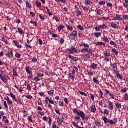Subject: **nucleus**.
<instances>
[{
  "label": "nucleus",
  "mask_w": 128,
  "mask_h": 128,
  "mask_svg": "<svg viewBox=\"0 0 128 128\" xmlns=\"http://www.w3.org/2000/svg\"><path fill=\"white\" fill-rule=\"evenodd\" d=\"M73 112L74 114H76V116H75V119L76 120H80V118H82V120H86V114H84V112H82L78 110V108H74L73 110Z\"/></svg>",
  "instance_id": "1"
},
{
  "label": "nucleus",
  "mask_w": 128,
  "mask_h": 128,
  "mask_svg": "<svg viewBox=\"0 0 128 128\" xmlns=\"http://www.w3.org/2000/svg\"><path fill=\"white\" fill-rule=\"evenodd\" d=\"M0 76L2 82H7L8 78H6V74H4V72L1 70L0 72Z\"/></svg>",
  "instance_id": "2"
},
{
  "label": "nucleus",
  "mask_w": 128,
  "mask_h": 128,
  "mask_svg": "<svg viewBox=\"0 0 128 128\" xmlns=\"http://www.w3.org/2000/svg\"><path fill=\"white\" fill-rule=\"evenodd\" d=\"M68 50L70 54H80V51L77 50L74 46H72L71 49H68Z\"/></svg>",
  "instance_id": "3"
},
{
  "label": "nucleus",
  "mask_w": 128,
  "mask_h": 128,
  "mask_svg": "<svg viewBox=\"0 0 128 128\" xmlns=\"http://www.w3.org/2000/svg\"><path fill=\"white\" fill-rule=\"evenodd\" d=\"M112 20H120V22L122 20V16L120 14H116V17H114Z\"/></svg>",
  "instance_id": "4"
},
{
  "label": "nucleus",
  "mask_w": 128,
  "mask_h": 128,
  "mask_svg": "<svg viewBox=\"0 0 128 128\" xmlns=\"http://www.w3.org/2000/svg\"><path fill=\"white\" fill-rule=\"evenodd\" d=\"M6 55L8 58H14V53L12 52V50L8 51Z\"/></svg>",
  "instance_id": "5"
},
{
  "label": "nucleus",
  "mask_w": 128,
  "mask_h": 128,
  "mask_svg": "<svg viewBox=\"0 0 128 128\" xmlns=\"http://www.w3.org/2000/svg\"><path fill=\"white\" fill-rule=\"evenodd\" d=\"M81 46H84V48H84V52H88V48H90V45H88V44H83L81 45Z\"/></svg>",
  "instance_id": "6"
},
{
  "label": "nucleus",
  "mask_w": 128,
  "mask_h": 128,
  "mask_svg": "<svg viewBox=\"0 0 128 128\" xmlns=\"http://www.w3.org/2000/svg\"><path fill=\"white\" fill-rule=\"evenodd\" d=\"M26 86H27V90L28 92H32V88H30V81H26Z\"/></svg>",
  "instance_id": "7"
},
{
  "label": "nucleus",
  "mask_w": 128,
  "mask_h": 128,
  "mask_svg": "<svg viewBox=\"0 0 128 128\" xmlns=\"http://www.w3.org/2000/svg\"><path fill=\"white\" fill-rule=\"evenodd\" d=\"M116 122H118V119L116 118H114V120H110L108 121V123L110 124H116Z\"/></svg>",
  "instance_id": "8"
},
{
  "label": "nucleus",
  "mask_w": 128,
  "mask_h": 128,
  "mask_svg": "<svg viewBox=\"0 0 128 128\" xmlns=\"http://www.w3.org/2000/svg\"><path fill=\"white\" fill-rule=\"evenodd\" d=\"M108 106L110 110H114V104L110 101L108 102Z\"/></svg>",
  "instance_id": "9"
},
{
  "label": "nucleus",
  "mask_w": 128,
  "mask_h": 128,
  "mask_svg": "<svg viewBox=\"0 0 128 128\" xmlns=\"http://www.w3.org/2000/svg\"><path fill=\"white\" fill-rule=\"evenodd\" d=\"M104 57H110V50H107L106 52H104Z\"/></svg>",
  "instance_id": "10"
},
{
  "label": "nucleus",
  "mask_w": 128,
  "mask_h": 128,
  "mask_svg": "<svg viewBox=\"0 0 128 128\" xmlns=\"http://www.w3.org/2000/svg\"><path fill=\"white\" fill-rule=\"evenodd\" d=\"M70 36H73L74 38H76L78 36V32L76 30H74L70 34Z\"/></svg>",
  "instance_id": "11"
},
{
  "label": "nucleus",
  "mask_w": 128,
  "mask_h": 128,
  "mask_svg": "<svg viewBox=\"0 0 128 128\" xmlns=\"http://www.w3.org/2000/svg\"><path fill=\"white\" fill-rule=\"evenodd\" d=\"M18 70V68H15L13 69V71H14V76L16 78V76H18V72H16V70Z\"/></svg>",
  "instance_id": "12"
},
{
  "label": "nucleus",
  "mask_w": 128,
  "mask_h": 128,
  "mask_svg": "<svg viewBox=\"0 0 128 128\" xmlns=\"http://www.w3.org/2000/svg\"><path fill=\"white\" fill-rule=\"evenodd\" d=\"M111 26L113 28H116V30H118V24H116L114 22L111 24Z\"/></svg>",
  "instance_id": "13"
},
{
  "label": "nucleus",
  "mask_w": 128,
  "mask_h": 128,
  "mask_svg": "<svg viewBox=\"0 0 128 128\" xmlns=\"http://www.w3.org/2000/svg\"><path fill=\"white\" fill-rule=\"evenodd\" d=\"M96 112V106L94 105L92 106L91 108V112H93L94 114Z\"/></svg>",
  "instance_id": "14"
},
{
  "label": "nucleus",
  "mask_w": 128,
  "mask_h": 128,
  "mask_svg": "<svg viewBox=\"0 0 128 128\" xmlns=\"http://www.w3.org/2000/svg\"><path fill=\"white\" fill-rule=\"evenodd\" d=\"M94 36L97 38H98L100 36H102V32H96L94 34Z\"/></svg>",
  "instance_id": "15"
},
{
  "label": "nucleus",
  "mask_w": 128,
  "mask_h": 128,
  "mask_svg": "<svg viewBox=\"0 0 128 128\" xmlns=\"http://www.w3.org/2000/svg\"><path fill=\"white\" fill-rule=\"evenodd\" d=\"M18 32H19L20 34H24V30H22V29L20 28H18Z\"/></svg>",
  "instance_id": "16"
},
{
  "label": "nucleus",
  "mask_w": 128,
  "mask_h": 128,
  "mask_svg": "<svg viewBox=\"0 0 128 128\" xmlns=\"http://www.w3.org/2000/svg\"><path fill=\"white\" fill-rule=\"evenodd\" d=\"M64 26L63 25H60V26L58 27V32H60L62 30H64Z\"/></svg>",
  "instance_id": "17"
},
{
  "label": "nucleus",
  "mask_w": 128,
  "mask_h": 128,
  "mask_svg": "<svg viewBox=\"0 0 128 128\" xmlns=\"http://www.w3.org/2000/svg\"><path fill=\"white\" fill-rule=\"evenodd\" d=\"M103 40L104 42H109L108 38L106 36H104Z\"/></svg>",
  "instance_id": "18"
},
{
  "label": "nucleus",
  "mask_w": 128,
  "mask_h": 128,
  "mask_svg": "<svg viewBox=\"0 0 128 128\" xmlns=\"http://www.w3.org/2000/svg\"><path fill=\"white\" fill-rule=\"evenodd\" d=\"M96 46H106V43L102 42H98L96 43Z\"/></svg>",
  "instance_id": "19"
},
{
  "label": "nucleus",
  "mask_w": 128,
  "mask_h": 128,
  "mask_svg": "<svg viewBox=\"0 0 128 128\" xmlns=\"http://www.w3.org/2000/svg\"><path fill=\"white\" fill-rule=\"evenodd\" d=\"M100 28L101 29L102 28V30H106L108 28V26H106V24H104L103 25L100 26Z\"/></svg>",
  "instance_id": "20"
},
{
  "label": "nucleus",
  "mask_w": 128,
  "mask_h": 128,
  "mask_svg": "<svg viewBox=\"0 0 128 128\" xmlns=\"http://www.w3.org/2000/svg\"><path fill=\"white\" fill-rule=\"evenodd\" d=\"M26 72L28 74H32V72H30V67L26 66Z\"/></svg>",
  "instance_id": "21"
},
{
  "label": "nucleus",
  "mask_w": 128,
  "mask_h": 128,
  "mask_svg": "<svg viewBox=\"0 0 128 128\" xmlns=\"http://www.w3.org/2000/svg\"><path fill=\"white\" fill-rule=\"evenodd\" d=\"M2 40L3 42H5L6 44H8V40L6 38L4 37L2 38Z\"/></svg>",
  "instance_id": "22"
},
{
  "label": "nucleus",
  "mask_w": 128,
  "mask_h": 128,
  "mask_svg": "<svg viewBox=\"0 0 128 128\" xmlns=\"http://www.w3.org/2000/svg\"><path fill=\"white\" fill-rule=\"evenodd\" d=\"M112 52L114 54H116V56H118V50H116V49L112 48Z\"/></svg>",
  "instance_id": "23"
},
{
  "label": "nucleus",
  "mask_w": 128,
  "mask_h": 128,
  "mask_svg": "<svg viewBox=\"0 0 128 128\" xmlns=\"http://www.w3.org/2000/svg\"><path fill=\"white\" fill-rule=\"evenodd\" d=\"M112 68H114V70H118V64L115 63L113 64H112Z\"/></svg>",
  "instance_id": "24"
},
{
  "label": "nucleus",
  "mask_w": 128,
  "mask_h": 128,
  "mask_svg": "<svg viewBox=\"0 0 128 128\" xmlns=\"http://www.w3.org/2000/svg\"><path fill=\"white\" fill-rule=\"evenodd\" d=\"M93 80L95 84H100V81H98L96 78H93Z\"/></svg>",
  "instance_id": "25"
},
{
  "label": "nucleus",
  "mask_w": 128,
  "mask_h": 128,
  "mask_svg": "<svg viewBox=\"0 0 128 128\" xmlns=\"http://www.w3.org/2000/svg\"><path fill=\"white\" fill-rule=\"evenodd\" d=\"M66 26L67 28V30H70V31H72V30H74V28H72V26H70L68 25H66Z\"/></svg>",
  "instance_id": "26"
},
{
  "label": "nucleus",
  "mask_w": 128,
  "mask_h": 128,
  "mask_svg": "<svg viewBox=\"0 0 128 128\" xmlns=\"http://www.w3.org/2000/svg\"><path fill=\"white\" fill-rule=\"evenodd\" d=\"M95 30L96 32H100L102 30L100 26H96Z\"/></svg>",
  "instance_id": "27"
},
{
  "label": "nucleus",
  "mask_w": 128,
  "mask_h": 128,
  "mask_svg": "<svg viewBox=\"0 0 128 128\" xmlns=\"http://www.w3.org/2000/svg\"><path fill=\"white\" fill-rule=\"evenodd\" d=\"M26 6L28 8H32V4H30V2H26Z\"/></svg>",
  "instance_id": "28"
},
{
  "label": "nucleus",
  "mask_w": 128,
  "mask_h": 128,
  "mask_svg": "<svg viewBox=\"0 0 128 128\" xmlns=\"http://www.w3.org/2000/svg\"><path fill=\"white\" fill-rule=\"evenodd\" d=\"M85 2H86L85 3L86 4H88V6H90V4H92V2L88 0H86L85 1Z\"/></svg>",
  "instance_id": "29"
},
{
  "label": "nucleus",
  "mask_w": 128,
  "mask_h": 128,
  "mask_svg": "<svg viewBox=\"0 0 128 128\" xmlns=\"http://www.w3.org/2000/svg\"><path fill=\"white\" fill-rule=\"evenodd\" d=\"M116 108H122V104H116Z\"/></svg>",
  "instance_id": "30"
},
{
  "label": "nucleus",
  "mask_w": 128,
  "mask_h": 128,
  "mask_svg": "<svg viewBox=\"0 0 128 128\" xmlns=\"http://www.w3.org/2000/svg\"><path fill=\"white\" fill-rule=\"evenodd\" d=\"M57 122H58V124L60 125L62 124V120H60V118H58V120H57Z\"/></svg>",
  "instance_id": "31"
},
{
  "label": "nucleus",
  "mask_w": 128,
  "mask_h": 128,
  "mask_svg": "<svg viewBox=\"0 0 128 128\" xmlns=\"http://www.w3.org/2000/svg\"><path fill=\"white\" fill-rule=\"evenodd\" d=\"M121 90L122 92H123V94H126V92H128V88H124L122 89Z\"/></svg>",
  "instance_id": "32"
},
{
  "label": "nucleus",
  "mask_w": 128,
  "mask_h": 128,
  "mask_svg": "<svg viewBox=\"0 0 128 128\" xmlns=\"http://www.w3.org/2000/svg\"><path fill=\"white\" fill-rule=\"evenodd\" d=\"M81 56L82 58H88H88H90V55L88 54H82L81 55Z\"/></svg>",
  "instance_id": "33"
},
{
  "label": "nucleus",
  "mask_w": 128,
  "mask_h": 128,
  "mask_svg": "<svg viewBox=\"0 0 128 128\" xmlns=\"http://www.w3.org/2000/svg\"><path fill=\"white\" fill-rule=\"evenodd\" d=\"M36 6L38 8H40L42 6V3L40 2H36Z\"/></svg>",
  "instance_id": "34"
},
{
  "label": "nucleus",
  "mask_w": 128,
  "mask_h": 128,
  "mask_svg": "<svg viewBox=\"0 0 128 128\" xmlns=\"http://www.w3.org/2000/svg\"><path fill=\"white\" fill-rule=\"evenodd\" d=\"M104 121L105 122V124H108V119L106 117H104Z\"/></svg>",
  "instance_id": "35"
},
{
  "label": "nucleus",
  "mask_w": 128,
  "mask_h": 128,
  "mask_svg": "<svg viewBox=\"0 0 128 128\" xmlns=\"http://www.w3.org/2000/svg\"><path fill=\"white\" fill-rule=\"evenodd\" d=\"M38 114H40L42 116H46V112H38Z\"/></svg>",
  "instance_id": "36"
},
{
  "label": "nucleus",
  "mask_w": 128,
  "mask_h": 128,
  "mask_svg": "<svg viewBox=\"0 0 128 128\" xmlns=\"http://www.w3.org/2000/svg\"><path fill=\"white\" fill-rule=\"evenodd\" d=\"M100 6H104V4H106V1L103 0L99 2Z\"/></svg>",
  "instance_id": "37"
},
{
  "label": "nucleus",
  "mask_w": 128,
  "mask_h": 128,
  "mask_svg": "<svg viewBox=\"0 0 128 128\" xmlns=\"http://www.w3.org/2000/svg\"><path fill=\"white\" fill-rule=\"evenodd\" d=\"M54 93V90H51L50 91L48 92V94L50 96V94H52Z\"/></svg>",
  "instance_id": "38"
},
{
  "label": "nucleus",
  "mask_w": 128,
  "mask_h": 128,
  "mask_svg": "<svg viewBox=\"0 0 128 128\" xmlns=\"http://www.w3.org/2000/svg\"><path fill=\"white\" fill-rule=\"evenodd\" d=\"M74 77V74H72L71 73L70 74L69 78L72 80Z\"/></svg>",
  "instance_id": "39"
},
{
  "label": "nucleus",
  "mask_w": 128,
  "mask_h": 128,
  "mask_svg": "<svg viewBox=\"0 0 128 128\" xmlns=\"http://www.w3.org/2000/svg\"><path fill=\"white\" fill-rule=\"evenodd\" d=\"M104 114H110V111L108 109H105L104 112Z\"/></svg>",
  "instance_id": "40"
},
{
  "label": "nucleus",
  "mask_w": 128,
  "mask_h": 128,
  "mask_svg": "<svg viewBox=\"0 0 128 128\" xmlns=\"http://www.w3.org/2000/svg\"><path fill=\"white\" fill-rule=\"evenodd\" d=\"M26 98H28V100H32V96L30 95L28 96H25Z\"/></svg>",
  "instance_id": "41"
},
{
  "label": "nucleus",
  "mask_w": 128,
  "mask_h": 128,
  "mask_svg": "<svg viewBox=\"0 0 128 128\" xmlns=\"http://www.w3.org/2000/svg\"><path fill=\"white\" fill-rule=\"evenodd\" d=\"M78 30H84V28H82V26L80 25H78Z\"/></svg>",
  "instance_id": "42"
},
{
  "label": "nucleus",
  "mask_w": 128,
  "mask_h": 128,
  "mask_svg": "<svg viewBox=\"0 0 128 128\" xmlns=\"http://www.w3.org/2000/svg\"><path fill=\"white\" fill-rule=\"evenodd\" d=\"M124 98L125 100H128V94H126L124 95Z\"/></svg>",
  "instance_id": "43"
},
{
  "label": "nucleus",
  "mask_w": 128,
  "mask_h": 128,
  "mask_svg": "<svg viewBox=\"0 0 128 128\" xmlns=\"http://www.w3.org/2000/svg\"><path fill=\"white\" fill-rule=\"evenodd\" d=\"M109 58L110 57H104V60H106V62H110V60L112 59Z\"/></svg>",
  "instance_id": "44"
},
{
  "label": "nucleus",
  "mask_w": 128,
  "mask_h": 128,
  "mask_svg": "<svg viewBox=\"0 0 128 128\" xmlns=\"http://www.w3.org/2000/svg\"><path fill=\"white\" fill-rule=\"evenodd\" d=\"M91 66L92 68H93V70H96V65L94 64H92Z\"/></svg>",
  "instance_id": "45"
},
{
  "label": "nucleus",
  "mask_w": 128,
  "mask_h": 128,
  "mask_svg": "<svg viewBox=\"0 0 128 128\" xmlns=\"http://www.w3.org/2000/svg\"><path fill=\"white\" fill-rule=\"evenodd\" d=\"M15 56H16V58H20V56H21V55H20V54H15Z\"/></svg>",
  "instance_id": "46"
},
{
  "label": "nucleus",
  "mask_w": 128,
  "mask_h": 128,
  "mask_svg": "<svg viewBox=\"0 0 128 128\" xmlns=\"http://www.w3.org/2000/svg\"><path fill=\"white\" fill-rule=\"evenodd\" d=\"M51 34L52 35V38H58V36L56 34H54V33H52Z\"/></svg>",
  "instance_id": "47"
},
{
  "label": "nucleus",
  "mask_w": 128,
  "mask_h": 128,
  "mask_svg": "<svg viewBox=\"0 0 128 128\" xmlns=\"http://www.w3.org/2000/svg\"><path fill=\"white\" fill-rule=\"evenodd\" d=\"M97 14H99V16H101V14H102V11L101 10H98L97 11Z\"/></svg>",
  "instance_id": "48"
},
{
  "label": "nucleus",
  "mask_w": 128,
  "mask_h": 128,
  "mask_svg": "<svg viewBox=\"0 0 128 128\" xmlns=\"http://www.w3.org/2000/svg\"><path fill=\"white\" fill-rule=\"evenodd\" d=\"M72 124L73 126H75V128H80V126H78V125L77 124H76L74 123V122H72Z\"/></svg>",
  "instance_id": "49"
},
{
  "label": "nucleus",
  "mask_w": 128,
  "mask_h": 128,
  "mask_svg": "<svg viewBox=\"0 0 128 128\" xmlns=\"http://www.w3.org/2000/svg\"><path fill=\"white\" fill-rule=\"evenodd\" d=\"M53 20H56V22H60V20H58V18L56 17V16H54V17L53 18Z\"/></svg>",
  "instance_id": "50"
},
{
  "label": "nucleus",
  "mask_w": 128,
  "mask_h": 128,
  "mask_svg": "<svg viewBox=\"0 0 128 128\" xmlns=\"http://www.w3.org/2000/svg\"><path fill=\"white\" fill-rule=\"evenodd\" d=\"M16 46L18 48H22V44H20L19 43H18L16 45Z\"/></svg>",
  "instance_id": "51"
},
{
  "label": "nucleus",
  "mask_w": 128,
  "mask_h": 128,
  "mask_svg": "<svg viewBox=\"0 0 128 128\" xmlns=\"http://www.w3.org/2000/svg\"><path fill=\"white\" fill-rule=\"evenodd\" d=\"M64 101L65 102L66 104H68V98H66L64 100Z\"/></svg>",
  "instance_id": "52"
},
{
  "label": "nucleus",
  "mask_w": 128,
  "mask_h": 128,
  "mask_svg": "<svg viewBox=\"0 0 128 128\" xmlns=\"http://www.w3.org/2000/svg\"><path fill=\"white\" fill-rule=\"evenodd\" d=\"M34 80H35V82H40V78H38L35 77L34 78Z\"/></svg>",
  "instance_id": "53"
},
{
  "label": "nucleus",
  "mask_w": 128,
  "mask_h": 128,
  "mask_svg": "<svg viewBox=\"0 0 128 128\" xmlns=\"http://www.w3.org/2000/svg\"><path fill=\"white\" fill-rule=\"evenodd\" d=\"M40 20H44L46 19V18H44V16H42V15L40 16Z\"/></svg>",
  "instance_id": "54"
},
{
  "label": "nucleus",
  "mask_w": 128,
  "mask_h": 128,
  "mask_svg": "<svg viewBox=\"0 0 128 128\" xmlns=\"http://www.w3.org/2000/svg\"><path fill=\"white\" fill-rule=\"evenodd\" d=\"M49 101H50V98H48V97H46L45 102H46V104H48Z\"/></svg>",
  "instance_id": "55"
},
{
  "label": "nucleus",
  "mask_w": 128,
  "mask_h": 128,
  "mask_svg": "<svg viewBox=\"0 0 128 128\" xmlns=\"http://www.w3.org/2000/svg\"><path fill=\"white\" fill-rule=\"evenodd\" d=\"M59 106L62 108L64 106V102H59Z\"/></svg>",
  "instance_id": "56"
},
{
  "label": "nucleus",
  "mask_w": 128,
  "mask_h": 128,
  "mask_svg": "<svg viewBox=\"0 0 128 128\" xmlns=\"http://www.w3.org/2000/svg\"><path fill=\"white\" fill-rule=\"evenodd\" d=\"M4 106L6 108H8V104L6 103V102H4Z\"/></svg>",
  "instance_id": "57"
},
{
  "label": "nucleus",
  "mask_w": 128,
  "mask_h": 128,
  "mask_svg": "<svg viewBox=\"0 0 128 128\" xmlns=\"http://www.w3.org/2000/svg\"><path fill=\"white\" fill-rule=\"evenodd\" d=\"M118 78H119L120 80H122V74H118Z\"/></svg>",
  "instance_id": "58"
},
{
  "label": "nucleus",
  "mask_w": 128,
  "mask_h": 128,
  "mask_svg": "<svg viewBox=\"0 0 128 128\" xmlns=\"http://www.w3.org/2000/svg\"><path fill=\"white\" fill-rule=\"evenodd\" d=\"M10 96L12 98H16V96H14V94L10 93Z\"/></svg>",
  "instance_id": "59"
},
{
  "label": "nucleus",
  "mask_w": 128,
  "mask_h": 128,
  "mask_svg": "<svg viewBox=\"0 0 128 128\" xmlns=\"http://www.w3.org/2000/svg\"><path fill=\"white\" fill-rule=\"evenodd\" d=\"M83 10H88L89 8L86 7V6H84L82 7Z\"/></svg>",
  "instance_id": "60"
},
{
  "label": "nucleus",
  "mask_w": 128,
  "mask_h": 128,
  "mask_svg": "<svg viewBox=\"0 0 128 128\" xmlns=\"http://www.w3.org/2000/svg\"><path fill=\"white\" fill-rule=\"evenodd\" d=\"M96 124L97 126H100V122H96Z\"/></svg>",
  "instance_id": "61"
},
{
  "label": "nucleus",
  "mask_w": 128,
  "mask_h": 128,
  "mask_svg": "<svg viewBox=\"0 0 128 128\" xmlns=\"http://www.w3.org/2000/svg\"><path fill=\"white\" fill-rule=\"evenodd\" d=\"M123 18H124V20H128V15H124L123 16Z\"/></svg>",
  "instance_id": "62"
},
{
  "label": "nucleus",
  "mask_w": 128,
  "mask_h": 128,
  "mask_svg": "<svg viewBox=\"0 0 128 128\" xmlns=\"http://www.w3.org/2000/svg\"><path fill=\"white\" fill-rule=\"evenodd\" d=\"M8 104H12L13 102L12 100H10L7 101Z\"/></svg>",
  "instance_id": "63"
},
{
  "label": "nucleus",
  "mask_w": 128,
  "mask_h": 128,
  "mask_svg": "<svg viewBox=\"0 0 128 128\" xmlns=\"http://www.w3.org/2000/svg\"><path fill=\"white\" fill-rule=\"evenodd\" d=\"M94 72H88V75L89 76H94Z\"/></svg>",
  "instance_id": "64"
}]
</instances>
